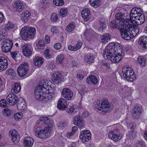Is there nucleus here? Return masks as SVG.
<instances>
[{"label":"nucleus","mask_w":147,"mask_h":147,"mask_svg":"<svg viewBox=\"0 0 147 147\" xmlns=\"http://www.w3.org/2000/svg\"><path fill=\"white\" fill-rule=\"evenodd\" d=\"M130 19L124 18V14L121 12L116 14L115 18L119 21V29H124L125 25L130 23L135 24L136 25H140L145 21V17L143 14V11L139 8H134L131 11L130 13Z\"/></svg>","instance_id":"1"},{"label":"nucleus","mask_w":147,"mask_h":147,"mask_svg":"<svg viewBox=\"0 0 147 147\" xmlns=\"http://www.w3.org/2000/svg\"><path fill=\"white\" fill-rule=\"evenodd\" d=\"M124 56L122 52V47L118 43L112 42L109 44L107 46L103 54L105 59H110L114 63L120 62Z\"/></svg>","instance_id":"2"},{"label":"nucleus","mask_w":147,"mask_h":147,"mask_svg":"<svg viewBox=\"0 0 147 147\" xmlns=\"http://www.w3.org/2000/svg\"><path fill=\"white\" fill-rule=\"evenodd\" d=\"M40 119L41 121H43L44 123L48 125V126L45 127L43 129L40 127L36 128L35 134L40 138H47L49 136L51 128L53 127V125L51 123L47 117H40Z\"/></svg>","instance_id":"3"},{"label":"nucleus","mask_w":147,"mask_h":147,"mask_svg":"<svg viewBox=\"0 0 147 147\" xmlns=\"http://www.w3.org/2000/svg\"><path fill=\"white\" fill-rule=\"evenodd\" d=\"M36 29L34 28L28 26H25L22 28L20 34L22 38L26 40L28 38H33L35 33Z\"/></svg>","instance_id":"4"},{"label":"nucleus","mask_w":147,"mask_h":147,"mask_svg":"<svg viewBox=\"0 0 147 147\" xmlns=\"http://www.w3.org/2000/svg\"><path fill=\"white\" fill-rule=\"evenodd\" d=\"M124 77L128 81L133 82L136 77L133 69L129 66H125L122 69Z\"/></svg>","instance_id":"5"},{"label":"nucleus","mask_w":147,"mask_h":147,"mask_svg":"<svg viewBox=\"0 0 147 147\" xmlns=\"http://www.w3.org/2000/svg\"><path fill=\"white\" fill-rule=\"evenodd\" d=\"M29 71L28 65L26 62L20 65L17 69V72L19 76L21 77H24Z\"/></svg>","instance_id":"6"},{"label":"nucleus","mask_w":147,"mask_h":147,"mask_svg":"<svg viewBox=\"0 0 147 147\" xmlns=\"http://www.w3.org/2000/svg\"><path fill=\"white\" fill-rule=\"evenodd\" d=\"M1 50L4 53L9 52L12 48L13 43L12 41L9 39H7L2 43Z\"/></svg>","instance_id":"7"},{"label":"nucleus","mask_w":147,"mask_h":147,"mask_svg":"<svg viewBox=\"0 0 147 147\" xmlns=\"http://www.w3.org/2000/svg\"><path fill=\"white\" fill-rule=\"evenodd\" d=\"M125 27L124 29H119L120 31L122 38L125 40H128L132 39V36H130V33L127 27V24L124 25Z\"/></svg>","instance_id":"8"},{"label":"nucleus","mask_w":147,"mask_h":147,"mask_svg":"<svg viewBox=\"0 0 147 147\" xmlns=\"http://www.w3.org/2000/svg\"><path fill=\"white\" fill-rule=\"evenodd\" d=\"M80 137L83 142H87L91 138V134L89 131L84 130L81 131Z\"/></svg>","instance_id":"9"},{"label":"nucleus","mask_w":147,"mask_h":147,"mask_svg":"<svg viewBox=\"0 0 147 147\" xmlns=\"http://www.w3.org/2000/svg\"><path fill=\"white\" fill-rule=\"evenodd\" d=\"M18 98L17 96L13 94H9L6 97V100L7 102L10 105H14L18 102Z\"/></svg>","instance_id":"10"},{"label":"nucleus","mask_w":147,"mask_h":147,"mask_svg":"<svg viewBox=\"0 0 147 147\" xmlns=\"http://www.w3.org/2000/svg\"><path fill=\"white\" fill-rule=\"evenodd\" d=\"M74 124L75 125L78 126L80 129H83L85 127L84 121L79 115H78L75 117Z\"/></svg>","instance_id":"11"},{"label":"nucleus","mask_w":147,"mask_h":147,"mask_svg":"<svg viewBox=\"0 0 147 147\" xmlns=\"http://www.w3.org/2000/svg\"><path fill=\"white\" fill-rule=\"evenodd\" d=\"M61 94L63 97L67 100H70L73 95V92L70 89L67 88L63 89Z\"/></svg>","instance_id":"12"},{"label":"nucleus","mask_w":147,"mask_h":147,"mask_svg":"<svg viewBox=\"0 0 147 147\" xmlns=\"http://www.w3.org/2000/svg\"><path fill=\"white\" fill-rule=\"evenodd\" d=\"M142 111V106L139 104L136 105L132 110V116L134 118H138L141 114Z\"/></svg>","instance_id":"13"},{"label":"nucleus","mask_w":147,"mask_h":147,"mask_svg":"<svg viewBox=\"0 0 147 147\" xmlns=\"http://www.w3.org/2000/svg\"><path fill=\"white\" fill-rule=\"evenodd\" d=\"M42 90L39 87H37L34 92V96L35 98L38 100H42V98L44 97V95L46 94L42 92Z\"/></svg>","instance_id":"14"},{"label":"nucleus","mask_w":147,"mask_h":147,"mask_svg":"<svg viewBox=\"0 0 147 147\" xmlns=\"http://www.w3.org/2000/svg\"><path fill=\"white\" fill-rule=\"evenodd\" d=\"M9 135L12 137V140L15 144L19 141L20 137L18 134L15 129L11 130L9 132Z\"/></svg>","instance_id":"15"},{"label":"nucleus","mask_w":147,"mask_h":147,"mask_svg":"<svg viewBox=\"0 0 147 147\" xmlns=\"http://www.w3.org/2000/svg\"><path fill=\"white\" fill-rule=\"evenodd\" d=\"M102 107L100 108V111L105 112L110 111V104L107 99L103 100L102 101Z\"/></svg>","instance_id":"16"},{"label":"nucleus","mask_w":147,"mask_h":147,"mask_svg":"<svg viewBox=\"0 0 147 147\" xmlns=\"http://www.w3.org/2000/svg\"><path fill=\"white\" fill-rule=\"evenodd\" d=\"M8 67L7 59L3 57H0V72L6 69Z\"/></svg>","instance_id":"17"},{"label":"nucleus","mask_w":147,"mask_h":147,"mask_svg":"<svg viewBox=\"0 0 147 147\" xmlns=\"http://www.w3.org/2000/svg\"><path fill=\"white\" fill-rule=\"evenodd\" d=\"M108 136L110 139L115 142L119 141L122 137V135L117 134L112 131L109 132Z\"/></svg>","instance_id":"18"},{"label":"nucleus","mask_w":147,"mask_h":147,"mask_svg":"<svg viewBox=\"0 0 147 147\" xmlns=\"http://www.w3.org/2000/svg\"><path fill=\"white\" fill-rule=\"evenodd\" d=\"M63 79L62 75L59 72H55L52 75V80L56 84H58L60 81L63 80Z\"/></svg>","instance_id":"19"},{"label":"nucleus","mask_w":147,"mask_h":147,"mask_svg":"<svg viewBox=\"0 0 147 147\" xmlns=\"http://www.w3.org/2000/svg\"><path fill=\"white\" fill-rule=\"evenodd\" d=\"M81 15L82 18L85 22H87L90 18V11L88 8L84 9L81 12Z\"/></svg>","instance_id":"20"},{"label":"nucleus","mask_w":147,"mask_h":147,"mask_svg":"<svg viewBox=\"0 0 147 147\" xmlns=\"http://www.w3.org/2000/svg\"><path fill=\"white\" fill-rule=\"evenodd\" d=\"M68 104L65 100L63 98H60L58 101L57 107L59 109L63 110L67 107Z\"/></svg>","instance_id":"21"},{"label":"nucleus","mask_w":147,"mask_h":147,"mask_svg":"<svg viewBox=\"0 0 147 147\" xmlns=\"http://www.w3.org/2000/svg\"><path fill=\"white\" fill-rule=\"evenodd\" d=\"M49 82H48V81L46 80H42L40 81V84L37 87H40L41 89L42 90V92L44 93H46L47 91V87L49 86L48 83Z\"/></svg>","instance_id":"22"},{"label":"nucleus","mask_w":147,"mask_h":147,"mask_svg":"<svg viewBox=\"0 0 147 147\" xmlns=\"http://www.w3.org/2000/svg\"><path fill=\"white\" fill-rule=\"evenodd\" d=\"M131 23L127 24V27L128 28V30L130 33V36H132V38L134 36H136L139 32V29L137 28H134L133 26H131Z\"/></svg>","instance_id":"23"},{"label":"nucleus","mask_w":147,"mask_h":147,"mask_svg":"<svg viewBox=\"0 0 147 147\" xmlns=\"http://www.w3.org/2000/svg\"><path fill=\"white\" fill-rule=\"evenodd\" d=\"M24 145L25 147H32L33 144L32 138L29 137H26L24 139Z\"/></svg>","instance_id":"24"},{"label":"nucleus","mask_w":147,"mask_h":147,"mask_svg":"<svg viewBox=\"0 0 147 147\" xmlns=\"http://www.w3.org/2000/svg\"><path fill=\"white\" fill-rule=\"evenodd\" d=\"M23 7V5L22 1H18L15 3L13 8L14 11L20 12L22 10Z\"/></svg>","instance_id":"25"},{"label":"nucleus","mask_w":147,"mask_h":147,"mask_svg":"<svg viewBox=\"0 0 147 147\" xmlns=\"http://www.w3.org/2000/svg\"><path fill=\"white\" fill-rule=\"evenodd\" d=\"M22 52L25 56H30L32 51L31 49L27 45L24 44L22 46Z\"/></svg>","instance_id":"26"},{"label":"nucleus","mask_w":147,"mask_h":147,"mask_svg":"<svg viewBox=\"0 0 147 147\" xmlns=\"http://www.w3.org/2000/svg\"><path fill=\"white\" fill-rule=\"evenodd\" d=\"M78 107L76 105H72L69 106L67 109V112L71 115L74 114L78 110Z\"/></svg>","instance_id":"27"},{"label":"nucleus","mask_w":147,"mask_h":147,"mask_svg":"<svg viewBox=\"0 0 147 147\" xmlns=\"http://www.w3.org/2000/svg\"><path fill=\"white\" fill-rule=\"evenodd\" d=\"M139 43L142 47L143 50L147 48V37L145 36L141 37L139 40Z\"/></svg>","instance_id":"28"},{"label":"nucleus","mask_w":147,"mask_h":147,"mask_svg":"<svg viewBox=\"0 0 147 147\" xmlns=\"http://www.w3.org/2000/svg\"><path fill=\"white\" fill-rule=\"evenodd\" d=\"M31 13L28 11H24L21 14V19L24 22H27L29 19Z\"/></svg>","instance_id":"29"},{"label":"nucleus","mask_w":147,"mask_h":147,"mask_svg":"<svg viewBox=\"0 0 147 147\" xmlns=\"http://www.w3.org/2000/svg\"><path fill=\"white\" fill-rule=\"evenodd\" d=\"M34 64L36 66H40L43 63L44 59L40 57H36L34 58L33 60Z\"/></svg>","instance_id":"30"},{"label":"nucleus","mask_w":147,"mask_h":147,"mask_svg":"<svg viewBox=\"0 0 147 147\" xmlns=\"http://www.w3.org/2000/svg\"><path fill=\"white\" fill-rule=\"evenodd\" d=\"M11 56L17 62L20 61L22 59V56L19 54V52L14 51L11 53Z\"/></svg>","instance_id":"31"},{"label":"nucleus","mask_w":147,"mask_h":147,"mask_svg":"<svg viewBox=\"0 0 147 147\" xmlns=\"http://www.w3.org/2000/svg\"><path fill=\"white\" fill-rule=\"evenodd\" d=\"M86 81L88 84L92 83L93 84H96L97 83L98 80L96 76L92 75L87 78Z\"/></svg>","instance_id":"32"},{"label":"nucleus","mask_w":147,"mask_h":147,"mask_svg":"<svg viewBox=\"0 0 147 147\" xmlns=\"http://www.w3.org/2000/svg\"><path fill=\"white\" fill-rule=\"evenodd\" d=\"M34 45L36 48L39 49H42L45 47V43L43 41L40 40L36 42Z\"/></svg>","instance_id":"33"},{"label":"nucleus","mask_w":147,"mask_h":147,"mask_svg":"<svg viewBox=\"0 0 147 147\" xmlns=\"http://www.w3.org/2000/svg\"><path fill=\"white\" fill-rule=\"evenodd\" d=\"M84 59L85 61L89 64L93 63L94 61V56L91 54L86 55Z\"/></svg>","instance_id":"34"},{"label":"nucleus","mask_w":147,"mask_h":147,"mask_svg":"<svg viewBox=\"0 0 147 147\" xmlns=\"http://www.w3.org/2000/svg\"><path fill=\"white\" fill-rule=\"evenodd\" d=\"M17 108L19 111H23L26 109V104L25 102L23 101L22 102L18 103Z\"/></svg>","instance_id":"35"},{"label":"nucleus","mask_w":147,"mask_h":147,"mask_svg":"<svg viewBox=\"0 0 147 147\" xmlns=\"http://www.w3.org/2000/svg\"><path fill=\"white\" fill-rule=\"evenodd\" d=\"M13 87L12 88L11 91L13 93H18L21 90V86L18 83L14 84Z\"/></svg>","instance_id":"36"},{"label":"nucleus","mask_w":147,"mask_h":147,"mask_svg":"<svg viewBox=\"0 0 147 147\" xmlns=\"http://www.w3.org/2000/svg\"><path fill=\"white\" fill-rule=\"evenodd\" d=\"M75 27V23L74 22H71L68 24L66 27L65 30L68 32H70L74 30Z\"/></svg>","instance_id":"37"},{"label":"nucleus","mask_w":147,"mask_h":147,"mask_svg":"<svg viewBox=\"0 0 147 147\" xmlns=\"http://www.w3.org/2000/svg\"><path fill=\"white\" fill-rule=\"evenodd\" d=\"M138 61L141 66H145L146 63V59L143 56L139 57L137 59Z\"/></svg>","instance_id":"38"},{"label":"nucleus","mask_w":147,"mask_h":147,"mask_svg":"<svg viewBox=\"0 0 147 147\" xmlns=\"http://www.w3.org/2000/svg\"><path fill=\"white\" fill-rule=\"evenodd\" d=\"M15 25L12 22H9L5 24V28L7 30H10L14 29V30Z\"/></svg>","instance_id":"39"},{"label":"nucleus","mask_w":147,"mask_h":147,"mask_svg":"<svg viewBox=\"0 0 147 147\" xmlns=\"http://www.w3.org/2000/svg\"><path fill=\"white\" fill-rule=\"evenodd\" d=\"M100 0H89L90 5L95 8H97L100 5Z\"/></svg>","instance_id":"40"},{"label":"nucleus","mask_w":147,"mask_h":147,"mask_svg":"<svg viewBox=\"0 0 147 147\" xmlns=\"http://www.w3.org/2000/svg\"><path fill=\"white\" fill-rule=\"evenodd\" d=\"M65 59V57L63 55L61 54L58 55L56 57V61L59 64H62Z\"/></svg>","instance_id":"41"},{"label":"nucleus","mask_w":147,"mask_h":147,"mask_svg":"<svg viewBox=\"0 0 147 147\" xmlns=\"http://www.w3.org/2000/svg\"><path fill=\"white\" fill-rule=\"evenodd\" d=\"M101 42L103 43L107 42L109 40H110L109 35L108 34H105V35L101 37Z\"/></svg>","instance_id":"42"},{"label":"nucleus","mask_w":147,"mask_h":147,"mask_svg":"<svg viewBox=\"0 0 147 147\" xmlns=\"http://www.w3.org/2000/svg\"><path fill=\"white\" fill-rule=\"evenodd\" d=\"M78 129V127L77 126L73 127L72 128V131L70 132L67 133L66 135L67 138H69L70 136H72L75 134Z\"/></svg>","instance_id":"43"},{"label":"nucleus","mask_w":147,"mask_h":147,"mask_svg":"<svg viewBox=\"0 0 147 147\" xmlns=\"http://www.w3.org/2000/svg\"><path fill=\"white\" fill-rule=\"evenodd\" d=\"M94 105L95 108L98 110L100 111V108L102 107V101L97 100L94 102Z\"/></svg>","instance_id":"44"},{"label":"nucleus","mask_w":147,"mask_h":147,"mask_svg":"<svg viewBox=\"0 0 147 147\" xmlns=\"http://www.w3.org/2000/svg\"><path fill=\"white\" fill-rule=\"evenodd\" d=\"M53 98V96L51 94H46L44 95V97L42 98V100L45 101H51Z\"/></svg>","instance_id":"45"},{"label":"nucleus","mask_w":147,"mask_h":147,"mask_svg":"<svg viewBox=\"0 0 147 147\" xmlns=\"http://www.w3.org/2000/svg\"><path fill=\"white\" fill-rule=\"evenodd\" d=\"M118 22L116 21V20H113L111 21L110 24V26L111 27L113 28H119V24L117 23Z\"/></svg>","instance_id":"46"},{"label":"nucleus","mask_w":147,"mask_h":147,"mask_svg":"<svg viewBox=\"0 0 147 147\" xmlns=\"http://www.w3.org/2000/svg\"><path fill=\"white\" fill-rule=\"evenodd\" d=\"M54 3L57 6H61L64 4L63 0H53Z\"/></svg>","instance_id":"47"},{"label":"nucleus","mask_w":147,"mask_h":147,"mask_svg":"<svg viewBox=\"0 0 147 147\" xmlns=\"http://www.w3.org/2000/svg\"><path fill=\"white\" fill-rule=\"evenodd\" d=\"M67 11L66 9L64 8L61 9L59 12V15L63 17L66 16L67 13Z\"/></svg>","instance_id":"48"},{"label":"nucleus","mask_w":147,"mask_h":147,"mask_svg":"<svg viewBox=\"0 0 147 147\" xmlns=\"http://www.w3.org/2000/svg\"><path fill=\"white\" fill-rule=\"evenodd\" d=\"M137 147H145V144L144 140H138L137 144Z\"/></svg>","instance_id":"49"},{"label":"nucleus","mask_w":147,"mask_h":147,"mask_svg":"<svg viewBox=\"0 0 147 147\" xmlns=\"http://www.w3.org/2000/svg\"><path fill=\"white\" fill-rule=\"evenodd\" d=\"M68 124L67 121H61L58 125V126L59 127L60 129H63Z\"/></svg>","instance_id":"50"},{"label":"nucleus","mask_w":147,"mask_h":147,"mask_svg":"<svg viewBox=\"0 0 147 147\" xmlns=\"http://www.w3.org/2000/svg\"><path fill=\"white\" fill-rule=\"evenodd\" d=\"M22 113H17L14 115V117L16 120H20L22 118Z\"/></svg>","instance_id":"51"},{"label":"nucleus","mask_w":147,"mask_h":147,"mask_svg":"<svg viewBox=\"0 0 147 147\" xmlns=\"http://www.w3.org/2000/svg\"><path fill=\"white\" fill-rule=\"evenodd\" d=\"M44 56L47 59H49L51 57V55L49 54V49L45 50L44 53Z\"/></svg>","instance_id":"52"},{"label":"nucleus","mask_w":147,"mask_h":147,"mask_svg":"<svg viewBox=\"0 0 147 147\" xmlns=\"http://www.w3.org/2000/svg\"><path fill=\"white\" fill-rule=\"evenodd\" d=\"M58 19L57 14L54 13L52 14L51 17V20L53 22H55Z\"/></svg>","instance_id":"53"},{"label":"nucleus","mask_w":147,"mask_h":147,"mask_svg":"<svg viewBox=\"0 0 147 147\" xmlns=\"http://www.w3.org/2000/svg\"><path fill=\"white\" fill-rule=\"evenodd\" d=\"M7 104L6 100L4 99H2L0 101V106L3 107H6Z\"/></svg>","instance_id":"54"},{"label":"nucleus","mask_w":147,"mask_h":147,"mask_svg":"<svg viewBox=\"0 0 147 147\" xmlns=\"http://www.w3.org/2000/svg\"><path fill=\"white\" fill-rule=\"evenodd\" d=\"M106 26V24H100V26L98 28V31L100 32H102L105 30Z\"/></svg>","instance_id":"55"},{"label":"nucleus","mask_w":147,"mask_h":147,"mask_svg":"<svg viewBox=\"0 0 147 147\" xmlns=\"http://www.w3.org/2000/svg\"><path fill=\"white\" fill-rule=\"evenodd\" d=\"M6 36L5 32H3L2 30H0V39H4L6 37Z\"/></svg>","instance_id":"56"},{"label":"nucleus","mask_w":147,"mask_h":147,"mask_svg":"<svg viewBox=\"0 0 147 147\" xmlns=\"http://www.w3.org/2000/svg\"><path fill=\"white\" fill-rule=\"evenodd\" d=\"M51 30L53 34H56L59 32V30L58 28V27L56 26H54L52 27Z\"/></svg>","instance_id":"57"},{"label":"nucleus","mask_w":147,"mask_h":147,"mask_svg":"<svg viewBox=\"0 0 147 147\" xmlns=\"http://www.w3.org/2000/svg\"><path fill=\"white\" fill-rule=\"evenodd\" d=\"M82 45V42L80 41H78L77 43L75 45L77 51L79 49Z\"/></svg>","instance_id":"58"},{"label":"nucleus","mask_w":147,"mask_h":147,"mask_svg":"<svg viewBox=\"0 0 147 147\" xmlns=\"http://www.w3.org/2000/svg\"><path fill=\"white\" fill-rule=\"evenodd\" d=\"M14 71L13 69L12 68H9L7 70L6 73L7 74L9 75H14Z\"/></svg>","instance_id":"59"},{"label":"nucleus","mask_w":147,"mask_h":147,"mask_svg":"<svg viewBox=\"0 0 147 147\" xmlns=\"http://www.w3.org/2000/svg\"><path fill=\"white\" fill-rule=\"evenodd\" d=\"M54 47L55 49L58 50L61 48V45L60 43H57L54 45Z\"/></svg>","instance_id":"60"},{"label":"nucleus","mask_w":147,"mask_h":147,"mask_svg":"<svg viewBox=\"0 0 147 147\" xmlns=\"http://www.w3.org/2000/svg\"><path fill=\"white\" fill-rule=\"evenodd\" d=\"M68 49L69 50L71 51H77V49L75 46H73L71 45H69L68 46Z\"/></svg>","instance_id":"61"},{"label":"nucleus","mask_w":147,"mask_h":147,"mask_svg":"<svg viewBox=\"0 0 147 147\" xmlns=\"http://www.w3.org/2000/svg\"><path fill=\"white\" fill-rule=\"evenodd\" d=\"M4 113L7 116H9L11 114V110L8 109H4Z\"/></svg>","instance_id":"62"},{"label":"nucleus","mask_w":147,"mask_h":147,"mask_svg":"<svg viewBox=\"0 0 147 147\" xmlns=\"http://www.w3.org/2000/svg\"><path fill=\"white\" fill-rule=\"evenodd\" d=\"M77 79L79 80H82L84 78L83 75L80 74H78L77 75Z\"/></svg>","instance_id":"63"},{"label":"nucleus","mask_w":147,"mask_h":147,"mask_svg":"<svg viewBox=\"0 0 147 147\" xmlns=\"http://www.w3.org/2000/svg\"><path fill=\"white\" fill-rule=\"evenodd\" d=\"M88 115V112L87 111H84L82 114V116L84 118H86L87 117Z\"/></svg>","instance_id":"64"}]
</instances>
